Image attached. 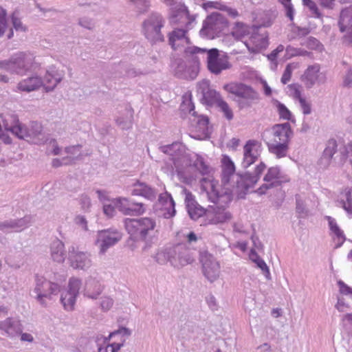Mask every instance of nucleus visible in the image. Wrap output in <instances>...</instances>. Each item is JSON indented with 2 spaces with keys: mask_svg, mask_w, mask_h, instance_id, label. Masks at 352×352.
Wrapping results in <instances>:
<instances>
[{
  "mask_svg": "<svg viewBox=\"0 0 352 352\" xmlns=\"http://www.w3.org/2000/svg\"><path fill=\"white\" fill-rule=\"evenodd\" d=\"M68 261L70 266L76 270H87L92 265L91 254L74 246L68 249Z\"/></svg>",
  "mask_w": 352,
  "mask_h": 352,
  "instance_id": "nucleus-13",
  "label": "nucleus"
},
{
  "mask_svg": "<svg viewBox=\"0 0 352 352\" xmlns=\"http://www.w3.org/2000/svg\"><path fill=\"white\" fill-rule=\"evenodd\" d=\"M296 211L300 218L307 217L309 212L306 204L305 199L300 195H296Z\"/></svg>",
  "mask_w": 352,
  "mask_h": 352,
  "instance_id": "nucleus-43",
  "label": "nucleus"
},
{
  "mask_svg": "<svg viewBox=\"0 0 352 352\" xmlns=\"http://www.w3.org/2000/svg\"><path fill=\"white\" fill-rule=\"evenodd\" d=\"M273 139L272 142L287 143L292 137L293 132L291 126L288 122L276 124L272 128Z\"/></svg>",
  "mask_w": 352,
  "mask_h": 352,
  "instance_id": "nucleus-30",
  "label": "nucleus"
},
{
  "mask_svg": "<svg viewBox=\"0 0 352 352\" xmlns=\"http://www.w3.org/2000/svg\"><path fill=\"white\" fill-rule=\"evenodd\" d=\"M118 334L121 335L123 337L128 338L131 335V330H130L129 329H128L126 327H120L118 330L111 332L109 334V338H105V340H109L111 337H113L116 335H118Z\"/></svg>",
  "mask_w": 352,
  "mask_h": 352,
  "instance_id": "nucleus-58",
  "label": "nucleus"
},
{
  "mask_svg": "<svg viewBox=\"0 0 352 352\" xmlns=\"http://www.w3.org/2000/svg\"><path fill=\"white\" fill-rule=\"evenodd\" d=\"M72 163L71 157H65L62 159L56 158L52 160V166L54 167H58L62 165H67Z\"/></svg>",
  "mask_w": 352,
  "mask_h": 352,
  "instance_id": "nucleus-62",
  "label": "nucleus"
},
{
  "mask_svg": "<svg viewBox=\"0 0 352 352\" xmlns=\"http://www.w3.org/2000/svg\"><path fill=\"white\" fill-rule=\"evenodd\" d=\"M230 66L227 58L220 57L217 49L212 48L210 50L207 68L212 74L219 75L222 71L229 69Z\"/></svg>",
  "mask_w": 352,
  "mask_h": 352,
  "instance_id": "nucleus-18",
  "label": "nucleus"
},
{
  "mask_svg": "<svg viewBox=\"0 0 352 352\" xmlns=\"http://www.w3.org/2000/svg\"><path fill=\"white\" fill-rule=\"evenodd\" d=\"M278 2L283 6L286 16L290 21L294 20V9L292 4L291 0H278Z\"/></svg>",
  "mask_w": 352,
  "mask_h": 352,
  "instance_id": "nucleus-53",
  "label": "nucleus"
},
{
  "mask_svg": "<svg viewBox=\"0 0 352 352\" xmlns=\"http://www.w3.org/2000/svg\"><path fill=\"white\" fill-rule=\"evenodd\" d=\"M113 305V300L109 296H104L100 300V308L102 310L107 311L109 310Z\"/></svg>",
  "mask_w": 352,
  "mask_h": 352,
  "instance_id": "nucleus-60",
  "label": "nucleus"
},
{
  "mask_svg": "<svg viewBox=\"0 0 352 352\" xmlns=\"http://www.w3.org/2000/svg\"><path fill=\"white\" fill-rule=\"evenodd\" d=\"M160 150L171 157L177 172L182 171L185 167L188 154L186 153V146L182 143L176 142L171 144L162 146Z\"/></svg>",
  "mask_w": 352,
  "mask_h": 352,
  "instance_id": "nucleus-9",
  "label": "nucleus"
},
{
  "mask_svg": "<svg viewBox=\"0 0 352 352\" xmlns=\"http://www.w3.org/2000/svg\"><path fill=\"white\" fill-rule=\"evenodd\" d=\"M36 67L34 55L30 52H18L8 59L0 60V69L10 74L23 76ZM10 78L0 74V81L8 83Z\"/></svg>",
  "mask_w": 352,
  "mask_h": 352,
  "instance_id": "nucleus-3",
  "label": "nucleus"
},
{
  "mask_svg": "<svg viewBox=\"0 0 352 352\" xmlns=\"http://www.w3.org/2000/svg\"><path fill=\"white\" fill-rule=\"evenodd\" d=\"M349 145L341 146L338 148V144L335 140H329L323 151L320 159V164L324 167H328L333 162L336 166L342 165L348 159Z\"/></svg>",
  "mask_w": 352,
  "mask_h": 352,
  "instance_id": "nucleus-4",
  "label": "nucleus"
},
{
  "mask_svg": "<svg viewBox=\"0 0 352 352\" xmlns=\"http://www.w3.org/2000/svg\"><path fill=\"white\" fill-rule=\"evenodd\" d=\"M303 5L307 6L311 12L313 16L316 18L321 17V13L320 12L316 3L311 0H302Z\"/></svg>",
  "mask_w": 352,
  "mask_h": 352,
  "instance_id": "nucleus-57",
  "label": "nucleus"
},
{
  "mask_svg": "<svg viewBox=\"0 0 352 352\" xmlns=\"http://www.w3.org/2000/svg\"><path fill=\"white\" fill-rule=\"evenodd\" d=\"M63 74L58 70L51 68L47 70L44 78L43 85L46 92L53 91L57 85L63 80Z\"/></svg>",
  "mask_w": 352,
  "mask_h": 352,
  "instance_id": "nucleus-31",
  "label": "nucleus"
},
{
  "mask_svg": "<svg viewBox=\"0 0 352 352\" xmlns=\"http://www.w3.org/2000/svg\"><path fill=\"white\" fill-rule=\"evenodd\" d=\"M263 162L258 164L254 173L234 174V163L229 159H225L222 169V183L224 190L221 192L217 189L218 184L214 180L203 178L201 180V190L212 203H228L236 195L239 199H243L250 188H252L259 180L261 175L265 169Z\"/></svg>",
  "mask_w": 352,
  "mask_h": 352,
  "instance_id": "nucleus-1",
  "label": "nucleus"
},
{
  "mask_svg": "<svg viewBox=\"0 0 352 352\" xmlns=\"http://www.w3.org/2000/svg\"><path fill=\"white\" fill-rule=\"evenodd\" d=\"M210 88V82L208 80H203L197 84V92L201 95V96L206 93Z\"/></svg>",
  "mask_w": 352,
  "mask_h": 352,
  "instance_id": "nucleus-61",
  "label": "nucleus"
},
{
  "mask_svg": "<svg viewBox=\"0 0 352 352\" xmlns=\"http://www.w3.org/2000/svg\"><path fill=\"white\" fill-rule=\"evenodd\" d=\"M272 104L276 109L280 118L285 120L292 121V114L284 104L281 103L276 99L272 100Z\"/></svg>",
  "mask_w": 352,
  "mask_h": 352,
  "instance_id": "nucleus-42",
  "label": "nucleus"
},
{
  "mask_svg": "<svg viewBox=\"0 0 352 352\" xmlns=\"http://www.w3.org/2000/svg\"><path fill=\"white\" fill-rule=\"evenodd\" d=\"M250 260L256 264V266L260 268L267 280H271L269 267L265 262L258 255L255 250H251L250 253Z\"/></svg>",
  "mask_w": 352,
  "mask_h": 352,
  "instance_id": "nucleus-39",
  "label": "nucleus"
},
{
  "mask_svg": "<svg viewBox=\"0 0 352 352\" xmlns=\"http://www.w3.org/2000/svg\"><path fill=\"white\" fill-rule=\"evenodd\" d=\"M351 188H346L341 192L338 201V205L342 207L348 214H352V197Z\"/></svg>",
  "mask_w": 352,
  "mask_h": 352,
  "instance_id": "nucleus-38",
  "label": "nucleus"
},
{
  "mask_svg": "<svg viewBox=\"0 0 352 352\" xmlns=\"http://www.w3.org/2000/svg\"><path fill=\"white\" fill-rule=\"evenodd\" d=\"M338 24L341 32L352 34V6L341 11Z\"/></svg>",
  "mask_w": 352,
  "mask_h": 352,
  "instance_id": "nucleus-35",
  "label": "nucleus"
},
{
  "mask_svg": "<svg viewBox=\"0 0 352 352\" xmlns=\"http://www.w3.org/2000/svg\"><path fill=\"white\" fill-rule=\"evenodd\" d=\"M170 21L171 23H179L182 28H175L174 30L169 33V44L171 45L174 50H179L182 47L185 49L186 47V46L190 42L189 38L186 36V32L188 30L192 28L195 21L192 23L191 28L187 27L188 20L181 19V16H178L176 22L175 19L172 20V17L170 18Z\"/></svg>",
  "mask_w": 352,
  "mask_h": 352,
  "instance_id": "nucleus-8",
  "label": "nucleus"
},
{
  "mask_svg": "<svg viewBox=\"0 0 352 352\" xmlns=\"http://www.w3.org/2000/svg\"><path fill=\"white\" fill-rule=\"evenodd\" d=\"M173 252L172 265L175 267H184L186 265L191 264L195 261L192 255L184 245H177L174 246Z\"/></svg>",
  "mask_w": 352,
  "mask_h": 352,
  "instance_id": "nucleus-22",
  "label": "nucleus"
},
{
  "mask_svg": "<svg viewBox=\"0 0 352 352\" xmlns=\"http://www.w3.org/2000/svg\"><path fill=\"white\" fill-rule=\"evenodd\" d=\"M261 153V143L255 140H248L243 147V160L241 165L248 168L257 160Z\"/></svg>",
  "mask_w": 352,
  "mask_h": 352,
  "instance_id": "nucleus-19",
  "label": "nucleus"
},
{
  "mask_svg": "<svg viewBox=\"0 0 352 352\" xmlns=\"http://www.w3.org/2000/svg\"><path fill=\"white\" fill-rule=\"evenodd\" d=\"M1 231L3 232H10L14 231L13 219H8L1 221Z\"/></svg>",
  "mask_w": 352,
  "mask_h": 352,
  "instance_id": "nucleus-64",
  "label": "nucleus"
},
{
  "mask_svg": "<svg viewBox=\"0 0 352 352\" xmlns=\"http://www.w3.org/2000/svg\"><path fill=\"white\" fill-rule=\"evenodd\" d=\"M32 222V218L26 215L23 218L13 219L14 232H21L29 227Z\"/></svg>",
  "mask_w": 352,
  "mask_h": 352,
  "instance_id": "nucleus-45",
  "label": "nucleus"
},
{
  "mask_svg": "<svg viewBox=\"0 0 352 352\" xmlns=\"http://www.w3.org/2000/svg\"><path fill=\"white\" fill-rule=\"evenodd\" d=\"M80 148L81 146L74 145L66 147L64 150V152L68 155L67 157H71L72 160V162L74 160L78 158V157L80 155Z\"/></svg>",
  "mask_w": 352,
  "mask_h": 352,
  "instance_id": "nucleus-52",
  "label": "nucleus"
},
{
  "mask_svg": "<svg viewBox=\"0 0 352 352\" xmlns=\"http://www.w3.org/2000/svg\"><path fill=\"white\" fill-rule=\"evenodd\" d=\"M267 146L270 152L276 155L277 157L280 158L286 155L288 149L287 143L270 142L267 143Z\"/></svg>",
  "mask_w": 352,
  "mask_h": 352,
  "instance_id": "nucleus-41",
  "label": "nucleus"
},
{
  "mask_svg": "<svg viewBox=\"0 0 352 352\" xmlns=\"http://www.w3.org/2000/svg\"><path fill=\"white\" fill-rule=\"evenodd\" d=\"M217 105L227 120H230L233 118L232 110L225 100L223 99H219V102L217 103Z\"/></svg>",
  "mask_w": 352,
  "mask_h": 352,
  "instance_id": "nucleus-49",
  "label": "nucleus"
},
{
  "mask_svg": "<svg viewBox=\"0 0 352 352\" xmlns=\"http://www.w3.org/2000/svg\"><path fill=\"white\" fill-rule=\"evenodd\" d=\"M199 66L194 63L187 67L184 74V79L194 80L199 73Z\"/></svg>",
  "mask_w": 352,
  "mask_h": 352,
  "instance_id": "nucleus-51",
  "label": "nucleus"
},
{
  "mask_svg": "<svg viewBox=\"0 0 352 352\" xmlns=\"http://www.w3.org/2000/svg\"><path fill=\"white\" fill-rule=\"evenodd\" d=\"M210 50L200 48L196 46H188L184 50L185 58L188 60L199 66L201 60H206L208 63V57Z\"/></svg>",
  "mask_w": 352,
  "mask_h": 352,
  "instance_id": "nucleus-29",
  "label": "nucleus"
},
{
  "mask_svg": "<svg viewBox=\"0 0 352 352\" xmlns=\"http://www.w3.org/2000/svg\"><path fill=\"white\" fill-rule=\"evenodd\" d=\"M296 68V65L294 63H289L286 66L281 78L283 84L285 85L290 80L292 72Z\"/></svg>",
  "mask_w": 352,
  "mask_h": 352,
  "instance_id": "nucleus-54",
  "label": "nucleus"
},
{
  "mask_svg": "<svg viewBox=\"0 0 352 352\" xmlns=\"http://www.w3.org/2000/svg\"><path fill=\"white\" fill-rule=\"evenodd\" d=\"M103 287L96 278L89 276L85 283L84 295L91 299H96L102 293Z\"/></svg>",
  "mask_w": 352,
  "mask_h": 352,
  "instance_id": "nucleus-32",
  "label": "nucleus"
},
{
  "mask_svg": "<svg viewBox=\"0 0 352 352\" xmlns=\"http://www.w3.org/2000/svg\"><path fill=\"white\" fill-rule=\"evenodd\" d=\"M249 52L252 53H258L261 50L265 49L268 45V36L265 33H258L254 32L248 40L244 41Z\"/></svg>",
  "mask_w": 352,
  "mask_h": 352,
  "instance_id": "nucleus-21",
  "label": "nucleus"
},
{
  "mask_svg": "<svg viewBox=\"0 0 352 352\" xmlns=\"http://www.w3.org/2000/svg\"><path fill=\"white\" fill-rule=\"evenodd\" d=\"M164 3L168 6L172 11V20L175 19L178 16H181V19L188 20L187 27L191 28L192 23L196 19L195 15H190L186 6L179 0H161Z\"/></svg>",
  "mask_w": 352,
  "mask_h": 352,
  "instance_id": "nucleus-17",
  "label": "nucleus"
},
{
  "mask_svg": "<svg viewBox=\"0 0 352 352\" xmlns=\"http://www.w3.org/2000/svg\"><path fill=\"white\" fill-rule=\"evenodd\" d=\"M290 96L295 100H299L302 98L301 96V86L298 84H292L288 86Z\"/></svg>",
  "mask_w": 352,
  "mask_h": 352,
  "instance_id": "nucleus-56",
  "label": "nucleus"
},
{
  "mask_svg": "<svg viewBox=\"0 0 352 352\" xmlns=\"http://www.w3.org/2000/svg\"><path fill=\"white\" fill-rule=\"evenodd\" d=\"M182 192L185 195L186 208L190 219L197 220L203 216L205 213V210L197 204L192 193L186 188L182 190Z\"/></svg>",
  "mask_w": 352,
  "mask_h": 352,
  "instance_id": "nucleus-23",
  "label": "nucleus"
},
{
  "mask_svg": "<svg viewBox=\"0 0 352 352\" xmlns=\"http://www.w3.org/2000/svg\"><path fill=\"white\" fill-rule=\"evenodd\" d=\"M43 78L37 74H33L20 80L16 89L21 92L30 93L38 90L43 85Z\"/></svg>",
  "mask_w": 352,
  "mask_h": 352,
  "instance_id": "nucleus-27",
  "label": "nucleus"
},
{
  "mask_svg": "<svg viewBox=\"0 0 352 352\" xmlns=\"http://www.w3.org/2000/svg\"><path fill=\"white\" fill-rule=\"evenodd\" d=\"M228 26L226 18L221 13L215 12L208 15L203 22L199 34L203 38L213 39Z\"/></svg>",
  "mask_w": 352,
  "mask_h": 352,
  "instance_id": "nucleus-6",
  "label": "nucleus"
},
{
  "mask_svg": "<svg viewBox=\"0 0 352 352\" xmlns=\"http://www.w3.org/2000/svg\"><path fill=\"white\" fill-rule=\"evenodd\" d=\"M81 285L80 279L72 277L69 280L67 289L61 292L60 302L66 311H69L74 309Z\"/></svg>",
  "mask_w": 352,
  "mask_h": 352,
  "instance_id": "nucleus-11",
  "label": "nucleus"
},
{
  "mask_svg": "<svg viewBox=\"0 0 352 352\" xmlns=\"http://www.w3.org/2000/svg\"><path fill=\"white\" fill-rule=\"evenodd\" d=\"M159 204L161 205L159 215L165 219L172 218L175 215V204L170 194L167 192L159 196Z\"/></svg>",
  "mask_w": 352,
  "mask_h": 352,
  "instance_id": "nucleus-25",
  "label": "nucleus"
},
{
  "mask_svg": "<svg viewBox=\"0 0 352 352\" xmlns=\"http://www.w3.org/2000/svg\"><path fill=\"white\" fill-rule=\"evenodd\" d=\"M173 250L174 247H169L158 252L155 256L156 262L160 265L170 262L172 265V259H173L174 254Z\"/></svg>",
  "mask_w": 352,
  "mask_h": 352,
  "instance_id": "nucleus-40",
  "label": "nucleus"
},
{
  "mask_svg": "<svg viewBox=\"0 0 352 352\" xmlns=\"http://www.w3.org/2000/svg\"><path fill=\"white\" fill-rule=\"evenodd\" d=\"M122 237V233L117 230L108 229L99 231L96 241V244L99 248V254H104L108 249L118 243Z\"/></svg>",
  "mask_w": 352,
  "mask_h": 352,
  "instance_id": "nucleus-12",
  "label": "nucleus"
},
{
  "mask_svg": "<svg viewBox=\"0 0 352 352\" xmlns=\"http://www.w3.org/2000/svg\"><path fill=\"white\" fill-rule=\"evenodd\" d=\"M131 194L133 195L144 197L149 200H153L156 197L157 192L145 183L138 182L133 185Z\"/></svg>",
  "mask_w": 352,
  "mask_h": 352,
  "instance_id": "nucleus-36",
  "label": "nucleus"
},
{
  "mask_svg": "<svg viewBox=\"0 0 352 352\" xmlns=\"http://www.w3.org/2000/svg\"><path fill=\"white\" fill-rule=\"evenodd\" d=\"M223 89L226 91L247 100L245 103L241 104V107H250L253 102L259 99L258 93L254 91L250 87L242 83H228L223 86Z\"/></svg>",
  "mask_w": 352,
  "mask_h": 352,
  "instance_id": "nucleus-10",
  "label": "nucleus"
},
{
  "mask_svg": "<svg viewBox=\"0 0 352 352\" xmlns=\"http://www.w3.org/2000/svg\"><path fill=\"white\" fill-rule=\"evenodd\" d=\"M307 88L312 87L316 82L324 83L326 78L324 74L320 72V66L314 65L306 69L302 79Z\"/></svg>",
  "mask_w": 352,
  "mask_h": 352,
  "instance_id": "nucleus-26",
  "label": "nucleus"
},
{
  "mask_svg": "<svg viewBox=\"0 0 352 352\" xmlns=\"http://www.w3.org/2000/svg\"><path fill=\"white\" fill-rule=\"evenodd\" d=\"M117 124L122 129H129L132 126L133 123V112L129 111L126 116H120L116 119Z\"/></svg>",
  "mask_w": 352,
  "mask_h": 352,
  "instance_id": "nucleus-47",
  "label": "nucleus"
},
{
  "mask_svg": "<svg viewBox=\"0 0 352 352\" xmlns=\"http://www.w3.org/2000/svg\"><path fill=\"white\" fill-rule=\"evenodd\" d=\"M324 218L328 221L331 234L333 236L334 242L336 243L335 248H338L345 241L346 238L344 232L337 224L335 219L330 216H326Z\"/></svg>",
  "mask_w": 352,
  "mask_h": 352,
  "instance_id": "nucleus-33",
  "label": "nucleus"
},
{
  "mask_svg": "<svg viewBox=\"0 0 352 352\" xmlns=\"http://www.w3.org/2000/svg\"><path fill=\"white\" fill-rule=\"evenodd\" d=\"M231 217V214L223 210L221 212H216L212 221L215 223H221L230 220Z\"/></svg>",
  "mask_w": 352,
  "mask_h": 352,
  "instance_id": "nucleus-55",
  "label": "nucleus"
},
{
  "mask_svg": "<svg viewBox=\"0 0 352 352\" xmlns=\"http://www.w3.org/2000/svg\"><path fill=\"white\" fill-rule=\"evenodd\" d=\"M175 73L177 76L181 78H184L185 72L187 68V65L184 60L181 58L176 59L175 61Z\"/></svg>",
  "mask_w": 352,
  "mask_h": 352,
  "instance_id": "nucleus-50",
  "label": "nucleus"
},
{
  "mask_svg": "<svg viewBox=\"0 0 352 352\" xmlns=\"http://www.w3.org/2000/svg\"><path fill=\"white\" fill-rule=\"evenodd\" d=\"M164 23L165 20L160 14L152 13L143 23L144 35L151 42L163 41L161 29Z\"/></svg>",
  "mask_w": 352,
  "mask_h": 352,
  "instance_id": "nucleus-7",
  "label": "nucleus"
},
{
  "mask_svg": "<svg viewBox=\"0 0 352 352\" xmlns=\"http://www.w3.org/2000/svg\"><path fill=\"white\" fill-rule=\"evenodd\" d=\"M342 86L344 87H352V67L349 68L343 76Z\"/></svg>",
  "mask_w": 352,
  "mask_h": 352,
  "instance_id": "nucleus-59",
  "label": "nucleus"
},
{
  "mask_svg": "<svg viewBox=\"0 0 352 352\" xmlns=\"http://www.w3.org/2000/svg\"><path fill=\"white\" fill-rule=\"evenodd\" d=\"M208 124L209 120L208 117L199 116L197 122V130L201 132L204 136H207L209 133Z\"/></svg>",
  "mask_w": 352,
  "mask_h": 352,
  "instance_id": "nucleus-48",
  "label": "nucleus"
},
{
  "mask_svg": "<svg viewBox=\"0 0 352 352\" xmlns=\"http://www.w3.org/2000/svg\"><path fill=\"white\" fill-rule=\"evenodd\" d=\"M124 226L131 239L145 242L144 250L149 246L158 235L156 221L150 217L126 218L124 220Z\"/></svg>",
  "mask_w": 352,
  "mask_h": 352,
  "instance_id": "nucleus-2",
  "label": "nucleus"
},
{
  "mask_svg": "<svg viewBox=\"0 0 352 352\" xmlns=\"http://www.w3.org/2000/svg\"><path fill=\"white\" fill-rule=\"evenodd\" d=\"M283 179V173L278 166L270 167L263 177L265 183L256 190V192L260 195H265L268 190L280 186Z\"/></svg>",
  "mask_w": 352,
  "mask_h": 352,
  "instance_id": "nucleus-16",
  "label": "nucleus"
},
{
  "mask_svg": "<svg viewBox=\"0 0 352 352\" xmlns=\"http://www.w3.org/2000/svg\"><path fill=\"white\" fill-rule=\"evenodd\" d=\"M200 261L202 264L204 275L210 283H213L219 276L220 265L219 262L208 252L201 253Z\"/></svg>",
  "mask_w": 352,
  "mask_h": 352,
  "instance_id": "nucleus-14",
  "label": "nucleus"
},
{
  "mask_svg": "<svg viewBox=\"0 0 352 352\" xmlns=\"http://www.w3.org/2000/svg\"><path fill=\"white\" fill-rule=\"evenodd\" d=\"M33 293L36 301L43 307H46L48 302L53 299L60 292V286L43 277L36 276Z\"/></svg>",
  "mask_w": 352,
  "mask_h": 352,
  "instance_id": "nucleus-5",
  "label": "nucleus"
},
{
  "mask_svg": "<svg viewBox=\"0 0 352 352\" xmlns=\"http://www.w3.org/2000/svg\"><path fill=\"white\" fill-rule=\"evenodd\" d=\"M3 123L6 131H11L19 139L28 141V128L19 122L16 116L9 115Z\"/></svg>",
  "mask_w": 352,
  "mask_h": 352,
  "instance_id": "nucleus-20",
  "label": "nucleus"
},
{
  "mask_svg": "<svg viewBox=\"0 0 352 352\" xmlns=\"http://www.w3.org/2000/svg\"><path fill=\"white\" fill-rule=\"evenodd\" d=\"M23 329L21 320L16 318H7L0 321V331H3V334L8 337H16L21 333Z\"/></svg>",
  "mask_w": 352,
  "mask_h": 352,
  "instance_id": "nucleus-24",
  "label": "nucleus"
},
{
  "mask_svg": "<svg viewBox=\"0 0 352 352\" xmlns=\"http://www.w3.org/2000/svg\"><path fill=\"white\" fill-rule=\"evenodd\" d=\"M28 128V142L41 144L46 142L45 134L42 132V126L38 122H32Z\"/></svg>",
  "mask_w": 352,
  "mask_h": 352,
  "instance_id": "nucleus-34",
  "label": "nucleus"
},
{
  "mask_svg": "<svg viewBox=\"0 0 352 352\" xmlns=\"http://www.w3.org/2000/svg\"><path fill=\"white\" fill-rule=\"evenodd\" d=\"M32 222V218L26 215L23 218L13 219L14 232H21L29 227Z\"/></svg>",
  "mask_w": 352,
  "mask_h": 352,
  "instance_id": "nucleus-44",
  "label": "nucleus"
},
{
  "mask_svg": "<svg viewBox=\"0 0 352 352\" xmlns=\"http://www.w3.org/2000/svg\"><path fill=\"white\" fill-rule=\"evenodd\" d=\"M219 99H222L219 93L211 89L201 96V100L207 104H217Z\"/></svg>",
  "mask_w": 352,
  "mask_h": 352,
  "instance_id": "nucleus-46",
  "label": "nucleus"
},
{
  "mask_svg": "<svg viewBox=\"0 0 352 352\" xmlns=\"http://www.w3.org/2000/svg\"><path fill=\"white\" fill-rule=\"evenodd\" d=\"M185 166H193L202 175L209 174L211 170L210 166L204 157L195 153L188 154Z\"/></svg>",
  "mask_w": 352,
  "mask_h": 352,
  "instance_id": "nucleus-28",
  "label": "nucleus"
},
{
  "mask_svg": "<svg viewBox=\"0 0 352 352\" xmlns=\"http://www.w3.org/2000/svg\"><path fill=\"white\" fill-rule=\"evenodd\" d=\"M117 209L125 215H141L146 211L144 204L135 202L128 198L118 197L113 199Z\"/></svg>",
  "mask_w": 352,
  "mask_h": 352,
  "instance_id": "nucleus-15",
  "label": "nucleus"
},
{
  "mask_svg": "<svg viewBox=\"0 0 352 352\" xmlns=\"http://www.w3.org/2000/svg\"><path fill=\"white\" fill-rule=\"evenodd\" d=\"M50 254L53 261L62 263L65 258V245L59 239H56L50 244Z\"/></svg>",
  "mask_w": 352,
  "mask_h": 352,
  "instance_id": "nucleus-37",
  "label": "nucleus"
},
{
  "mask_svg": "<svg viewBox=\"0 0 352 352\" xmlns=\"http://www.w3.org/2000/svg\"><path fill=\"white\" fill-rule=\"evenodd\" d=\"M116 206L114 205L113 200L109 204H104L103 206V212L104 213L109 217H111L114 216L116 213Z\"/></svg>",
  "mask_w": 352,
  "mask_h": 352,
  "instance_id": "nucleus-63",
  "label": "nucleus"
}]
</instances>
